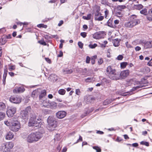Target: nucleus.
Wrapping results in <instances>:
<instances>
[{
	"instance_id": "1",
	"label": "nucleus",
	"mask_w": 152,
	"mask_h": 152,
	"mask_svg": "<svg viewBox=\"0 0 152 152\" xmlns=\"http://www.w3.org/2000/svg\"><path fill=\"white\" fill-rule=\"evenodd\" d=\"M4 123L7 126H9L10 130L13 132L18 131L20 128V123L16 118H13L9 121H5Z\"/></svg>"
},
{
	"instance_id": "2",
	"label": "nucleus",
	"mask_w": 152,
	"mask_h": 152,
	"mask_svg": "<svg viewBox=\"0 0 152 152\" xmlns=\"http://www.w3.org/2000/svg\"><path fill=\"white\" fill-rule=\"evenodd\" d=\"M42 137V134L37 132L32 133L29 134L27 138V141L29 143H32L37 141Z\"/></svg>"
},
{
	"instance_id": "3",
	"label": "nucleus",
	"mask_w": 152,
	"mask_h": 152,
	"mask_svg": "<svg viewBox=\"0 0 152 152\" xmlns=\"http://www.w3.org/2000/svg\"><path fill=\"white\" fill-rule=\"evenodd\" d=\"M106 73L111 79L117 80L119 79V76L116 72L115 69H113L110 66H108L106 69Z\"/></svg>"
},
{
	"instance_id": "4",
	"label": "nucleus",
	"mask_w": 152,
	"mask_h": 152,
	"mask_svg": "<svg viewBox=\"0 0 152 152\" xmlns=\"http://www.w3.org/2000/svg\"><path fill=\"white\" fill-rule=\"evenodd\" d=\"M47 121L48 124V128H50V130H53L57 126V122L53 116H49L47 119Z\"/></svg>"
},
{
	"instance_id": "5",
	"label": "nucleus",
	"mask_w": 152,
	"mask_h": 152,
	"mask_svg": "<svg viewBox=\"0 0 152 152\" xmlns=\"http://www.w3.org/2000/svg\"><path fill=\"white\" fill-rule=\"evenodd\" d=\"M138 20L137 19V17L135 15H132L130 17V21L127 22L125 24L126 27L132 28L138 23Z\"/></svg>"
},
{
	"instance_id": "6",
	"label": "nucleus",
	"mask_w": 152,
	"mask_h": 152,
	"mask_svg": "<svg viewBox=\"0 0 152 152\" xmlns=\"http://www.w3.org/2000/svg\"><path fill=\"white\" fill-rule=\"evenodd\" d=\"M37 120L39 122L37 121L36 116L34 115L30 118L28 123V126H35V127H40L41 124L40 121L37 119Z\"/></svg>"
},
{
	"instance_id": "7",
	"label": "nucleus",
	"mask_w": 152,
	"mask_h": 152,
	"mask_svg": "<svg viewBox=\"0 0 152 152\" xmlns=\"http://www.w3.org/2000/svg\"><path fill=\"white\" fill-rule=\"evenodd\" d=\"M14 144L12 142H6L2 145L1 150L3 152H8L13 147Z\"/></svg>"
},
{
	"instance_id": "8",
	"label": "nucleus",
	"mask_w": 152,
	"mask_h": 152,
	"mask_svg": "<svg viewBox=\"0 0 152 152\" xmlns=\"http://www.w3.org/2000/svg\"><path fill=\"white\" fill-rule=\"evenodd\" d=\"M31 110V107L28 106L22 111L20 113L21 118L24 120H27L28 118V114L30 112Z\"/></svg>"
},
{
	"instance_id": "9",
	"label": "nucleus",
	"mask_w": 152,
	"mask_h": 152,
	"mask_svg": "<svg viewBox=\"0 0 152 152\" xmlns=\"http://www.w3.org/2000/svg\"><path fill=\"white\" fill-rule=\"evenodd\" d=\"M21 97L18 96H11L9 99L10 101L15 104H19L21 101Z\"/></svg>"
},
{
	"instance_id": "10",
	"label": "nucleus",
	"mask_w": 152,
	"mask_h": 152,
	"mask_svg": "<svg viewBox=\"0 0 152 152\" xmlns=\"http://www.w3.org/2000/svg\"><path fill=\"white\" fill-rule=\"evenodd\" d=\"M16 111V109L15 107H11L8 108L7 111V115L9 117H12L15 113Z\"/></svg>"
},
{
	"instance_id": "11",
	"label": "nucleus",
	"mask_w": 152,
	"mask_h": 152,
	"mask_svg": "<svg viewBox=\"0 0 152 152\" xmlns=\"http://www.w3.org/2000/svg\"><path fill=\"white\" fill-rule=\"evenodd\" d=\"M66 115V113L64 111H60L56 113L57 117L59 119H62L64 118Z\"/></svg>"
},
{
	"instance_id": "12",
	"label": "nucleus",
	"mask_w": 152,
	"mask_h": 152,
	"mask_svg": "<svg viewBox=\"0 0 152 152\" xmlns=\"http://www.w3.org/2000/svg\"><path fill=\"white\" fill-rule=\"evenodd\" d=\"M25 90V89L23 87H16L13 90L14 93H19L23 92Z\"/></svg>"
},
{
	"instance_id": "13",
	"label": "nucleus",
	"mask_w": 152,
	"mask_h": 152,
	"mask_svg": "<svg viewBox=\"0 0 152 152\" xmlns=\"http://www.w3.org/2000/svg\"><path fill=\"white\" fill-rule=\"evenodd\" d=\"M40 101L42 102L43 106L47 107H49V103L48 102L49 100H48L47 99L43 98L40 99Z\"/></svg>"
},
{
	"instance_id": "14",
	"label": "nucleus",
	"mask_w": 152,
	"mask_h": 152,
	"mask_svg": "<svg viewBox=\"0 0 152 152\" xmlns=\"http://www.w3.org/2000/svg\"><path fill=\"white\" fill-rule=\"evenodd\" d=\"M129 73L128 70L123 71L121 72L120 77L121 78H124L129 75Z\"/></svg>"
},
{
	"instance_id": "15",
	"label": "nucleus",
	"mask_w": 152,
	"mask_h": 152,
	"mask_svg": "<svg viewBox=\"0 0 152 152\" xmlns=\"http://www.w3.org/2000/svg\"><path fill=\"white\" fill-rule=\"evenodd\" d=\"M143 45L145 49L152 48V41H149L143 43Z\"/></svg>"
},
{
	"instance_id": "16",
	"label": "nucleus",
	"mask_w": 152,
	"mask_h": 152,
	"mask_svg": "<svg viewBox=\"0 0 152 152\" xmlns=\"http://www.w3.org/2000/svg\"><path fill=\"white\" fill-rule=\"evenodd\" d=\"M58 77L55 75L51 74L49 77L48 79L51 81L55 82L58 80Z\"/></svg>"
},
{
	"instance_id": "17",
	"label": "nucleus",
	"mask_w": 152,
	"mask_h": 152,
	"mask_svg": "<svg viewBox=\"0 0 152 152\" xmlns=\"http://www.w3.org/2000/svg\"><path fill=\"white\" fill-rule=\"evenodd\" d=\"M146 17L148 20L152 21V8L150 9L148 11Z\"/></svg>"
},
{
	"instance_id": "18",
	"label": "nucleus",
	"mask_w": 152,
	"mask_h": 152,
	"mask_svg": "<svg viewBox=\"0 0 152 152\" xmlns=\"http://www.w3.org/2000/svg\"><path fill=\"white\" fill-rule=\"evenodd\" d=\"M13 134L11 132H8L6 135V139L7 140H10L12 139L14 137Z\"/></svg>"
},
{
	"instance_id": "19",
	"label": "nucleus",
	"mask_w": 152,
	"mask_h": 152,
	"mask_svg": "<svg viewBox=\"0 0 152 152\" xmlns=\"http://www.w3.org/2000/svg\"><path fill=\"white\" fill-rule=\"evenodd\" d=\"M93 37L96 39H101L102 37L100 33L99 32H96L93 35Z\"/></svg>"
},
{
	"instance_id": "20",
	"label": "nucleus",
	"mask_w": 152,
	"mask_h": 152,
	"mask_svg": "<svg viewBox=\"0 0 152 152\" xmlns=\"http://www.w3.org/2000/svg\"><path fill=\"white\" fill-rule=\"evenodd\" d=\"M8 72L7 69H4V73L3 75V83L4 85L5 84V80Z\"/></svg>"
},
{
	"instance_id": "21",
	"label": "nucleus",
	"mask_w": 152,
	"mask_h": 152,
	"mask_svg": "<svg viewBox=\"0 0 152 152\" xmlns=\"http://www.w3.org/2000/svg\"><path fill=\"white\" fill-rule=\"evenodd\" d=\"M46 94V91L45 90H43L40 92L39 95V100L43 99V98L45 96Z\"/></svg>"
},
{
	"instance_id": "22",
	"label": "nucleus",
	"mask_w": 152,
	"mask_h": 152,
	"mask_svg": "<svg viewBox=\"0 0 152 152\" xmlns=\"http://www.w3.org/2000/svg\"><path fill=\"white\" fill-rule=\"evenodd\" d=\"M49 104V106L52 109H55L57 107L56 103L54 102H52Z\"/></svg>"
},
{
	"instance_id": "23",
	"label": "nucleus",
	"mask_w": 152,
	"mask_h": 152,
	"mask_svg": "<svg viewBox=\"0 0 152 152\" xmlns=\"http://www.w3.org/2000/svg\"><path fill=\"white\" fill-rule=\"evenodd\" d=\"M63 72H64L65 74H71L72 72V69H64L63 70Z\"/></svg>"
},
{
	"instance_id": "24",
	"label": "nucleus",
	"mask_w": 152,
	"mask_h": 152,
	"mask_svg": "<svg viewBox=\"0 0 152 152\" xmlns=\"http://www.w3.org/2000/svg\"><path fill=\"white\" fill-rule=\"evenodd\" d=\"M113 100L111 99H108L105 100L103 102L104 105H106L111 103L112 102Z\"/></svg>"
},
{
	"instance_id": "25",
	"label": "nucleus",
	"mask_w": 152,
	"mask_h": 152,
	"mask_svg": "<svg viewBox=\"0 0 152 152\" xmlns=\"http://www.w3.org/2000/svg\"><path fill=\"white\" fill-rule=\"evenodd\" d=\"M140 13L145 15H147V10L145 8H144L140 11Z\"/></svg>"
},
{
	"instance_id": "26",
	"label": "nucleus",
	"mask_w": 152,
	"mask_h": 152,
	"mask_svg": "<svg viewBox=\"0 0 152 152\" xmlns=\"http://www.w3.org/2000/svg\"><path fill=\"white\" fill-rule=\"evenodd\" d=\"M113 22V19H109L107 22L108 26L110 27H113V25L112 24Z\"/></svg>"
},
{
	"instance_id": "27",
	"label": "nucleus",
	"mask_w": 152,
	"mask_h": 152,
	"mask_svg": "<svg viewBox=\"0 0 152 152\" xmlns=\"http://www.w3.org/2000/svg\"><path fill=\"white\" fill-rule=\"evenodd\" d=\"M126 8V7L124 5H118L117 7V10L120 11H122Z\"/></svg>"
},
{
	"instance_id": "28",
	"label": "nucleus",
	"mask_w": 152,
	"mask_h": 152,
	"mask_svg": "<svg viewBox=\"0 0 152 152\" xmlns=\"http://www.w3.org/2000/svg\"><path fill=\"white\" fill-rule=\"evenodd\" d=\"M113 45L115 47L118 46L119 45V41L118 39H115L113 41Z\"/></svg>"
},
{
	"instance_id": "29",
	"label": "nucleus",
	"mask_w": 152,
	"mask_h": 152,
	"mask_svg": "<svg viewBox=\"0 0 152 152\" xmlns=\"http://www.w3.org/2000/svg\"><path fill=\"white\" fill-rule=\"evenodd\" d=\"M143 6L141 4L134 5V8L135 9L138 10H140L142 9Z\"/></svg>"
},
{
	"instance_id": "30",
	"label": "nucleus",
	"mask_w": 152,
	"mask_h": 152,
	"mask_svg": "<svg viewBox=\"0 0 152 152\" xmlns=\"http://www.w3.org/2000/svg\"><path fill=\"white\" fill-rule=\"evenodd\" d=\"M5 117V114L4 113L0 112V121L3 120Z\"/></svg>"
},
{
	"instance_id": "31",
	"label": "nucleus",
	"mask_w": 152,
	"mask_h": 152,
	"mask_svg": "<svg viewBox=\"0 0 152 152\" xmlns=\"http://www.w3.org/2000/svg\"><path fill=\"white\" fill-rule=\"evenodd\" d=\"M6 108V105L4 103L0 102V111L3 110Z\"/></svg>"
},
{
	"instance_id": "32",
	"label": "nucleus",
	"mask_w": 152,
	"mask_h": 152,
	"mask_svg": "<svg viewBox=\"0 0 152 152\" xmlns=\"http://www.w3.org/2000/svg\"><path fill=\"white\" fill-rule=\"evenodd\" d=\"M99 10H97L96 12L95 13L94 19H95L96 18L102 15L101 13L99 12Z\"/></svg>"
},
{
	"instance_id": "33",
	"label": "nucleus",
	"mask_w": 152,
	"mask_h": 152,
	"mask_svg": "<svg viewBox=\"0 0 152 152\" xmlns=\"http://www.w3.org/2000/svg\"><path fill=\"white\" fill-rule=\"evenodd\" d=\"M143 86V85H139L136 87H134L131 90V91H134L139 88L142 87Z\"/></svg>"
},
{
	"instance_id": "34",
	"label": "nucleus",
	"mask_w": 152,
	"mask_h": 152,
	"mask_svg": "<svg viewBox=\"0 0 152 152\" xmlns=\"http://www.w3.org/2000/svg\"><path fill=\"white\" fill-rule=\"evenodd\" d=\"M91 14H88L86 16H83V17L84 19L88 20H89L91 19Z\"/></svg>"
},
{
	"instance_id": "35",
	"label": "nucleus",
	"mask_w": 152,
	"mask_h": 152,
	"mask_svg": "<svg viewBox=\"0 0 152 152\" xmlns=\"http://www.w3.org/2000/svg\"><path fill=\"white\" fill-rule=\"evenodd\" d=\"M66 92L65 90L63 89H61L59 90L58 91V93L61 95H64Z\"/></svg>"
},
{
	"instance_id": "36",
	"label": "nucleus",
	"mask_w": 152,
	"mask_h": 152,
	"mask_svg": "<svg viewBox=\"0 0 152 152\" xmlns=\"http://www.w3.org/2000/svg\"><path fill=\"white\" fill-rule=\"evenodd\" d=\"M104 18V17L102 16H101V15L100 16L97 17L96 18L95 20H96L97 21H102V20Z\"/></svg>"
},
{
	"instance_id": "37",
	"label": "nucleus",
	"mask_w": 152,
	"mask_h": 152,
	"mask_svg": "<svg viewBox=\"0 0 152 152\" xmlns=\"http://www.w3.org/2000/svg\"><path fill=\"white\" fill-rule=\"evenodd\" d=\"M7 40L5 37L2 38L0 40V42L2 45H4L7 42Z\"/></svg>"
},
{
	"instance_id": "38",
	"label": "nucleus",
	"mask_w": 152,
	"mask_h": 152,
	"mask_svg": "<svg viewBox=\"0 0 152 152\" xmlns=\"http://www.w3.org/2000/svg\"><path fill=\"white\" fill-rule=\"evenodd\" d=\"M97 58L96 55L94 56L91 58V63L92 64H94L95 62V59Z\"/></svg>"
},
{
	"instance_id": "39",
	"label": "nucleus",
	"mask_w": 152,
	"mask_h": 152,
	"mask_svg": "<svg viewBox=\"0 0 152 152\" xmlns=\"http://www.w3.org/2000/svg\"><path fill=\"white\" fill-rule=\"evenodd\" d=\"M140 144L141 145H145L146 146H149V142L146 141H142L140 142Z\"/></svg>"
},
{
	"instance_id": "40",
	"label": "nucleus",
	"mask_w": 152,
	"mask_h": 152,
	"mask_svg": "<svg viewBox=\"0 0 152 152\" xmlns=\"http://www.w3.org/2000/svg\"><path fill=\"white\" fill-rule=\"evenodd\" d=\"M127 64V63L126 62H123L121 63V67L122 68H124L126 67Z\"/></svg>"
},
{
	"instance_id": "41",
	"label": "nucleus",
	"mask_w": 152,
	"mask_h": 152,
	"mask_svg": "<svg viewBox=\"0 0 152 152\" xmlns=\"http://www.w3.org/2000/svg\"><path fill=\"white\" fill-rule=\"evenodd\" d=\"M37 26L39 28L43 27L45 28H46L47 27V25H44L43 24H40L37 25Z\"/></svg>"
},
{
	"instance_id": "42",
	"label": "nucleus",
	"mask_w": 152,
	"mask_h": 152,
	"mask_svg": "<svg viewBox=\"0 0 152 152\" xmlns=\"http://www.w3.org/2000/svg\"><path fill=\"white\" fill-rule=\"evenodd\" d=\"M15 69V65L10 66L9 67V70L10 71L13 70Z\"/></svg>"
},
{
	"instance_id": "43",
	"label": "nucleus",
	"mask_w": 152,
	"mask_h": 152,
	"mask_svg": "<svg viewBox=\"0 0 152 152\" xmlns=\"http://www.w3.org/2000/svg\"><path fill=\"white\" fill-rule=\"evenodd\" d=\"M93 148L96 150L97 152H101V149L97 146H94L93 147Z\"/></svg>"
},
{
	"instance_id": "44",
	"label": "nucleus",
	"mask_w": 152,
	"mask_h": 152,
	"mask_svg": "<svg viewBox=\"0 0 152 152\" xmlns=\"http://www.w3.org/2000/svg\"><path fill=\"white\" fill-rule=\"evenodd\" d=\"M86 99H87V103H91V101L93 99V98L91 97L90 96H88Z\"/></svg>"
},
{
	"instance_id": "45",
	"label": "nucleus",
	"mask_w": 152,
	"mask_h": 152,
	"mask_svg": "<svg viewBox=\"0 0 152 152\" xmlns=\"http://www.w3.org/2000/svg\"><path fill=\"white\" fill-rule=\"evenodd\" d=\"M97 46V44L94 43L93 45L90 44L89 45V47L91 48H94Z\"/></svg>"
},
{
	"instance_id": "46",
	"label": "nucleus",
	"mask_w": 152,
	"mask_h": 152,
	"mask_svg": "<svg viewBox=\"0 0 152 152\" xmlns=\"http://www.w3.org/2000/svg\"><path fill=\"white\" fill-rule=\"evenodd\" d=\"M38 42L42 45H47L46 43L44 40H39L38 41Z\"/></svg>"
},
{
	"instance_id": "47",
	"label": "nucleus",
	"mask_w": 152,
	"mask_h": 152,
	"mask_svg": "<svg viewBox=\"0 0 152 152\" xmlns=\"http://www.w3.org/2000/svg\"><path fill=\"white\" fill-rule=\"evenodd\" d=\"M78 45L79 48H80L82 49L83 48V44L81 42H78Z\"/></svg>"
},
{
	"instance_id": "48",
	"label": "nucleus",
	"mask_w": 152,
	"mask_h": 152,
	"mask_svg": "<svg viewBox=\"0 0 152 152\" xmlns=\"http://www.w3.org/2000/svg\"><path fill=\"white\" fill-rule=\"evenodd\" d=\"M80 35L83 38H85L87 36V33L85 32H83L80 33Z\"/></svg>"
},
{
	"instance_id": "49",
	"label": "nucleus",
	"mask_w": 152,
	"mask_h": 152,
	"mask_svg": "<svg viewBox=\"0 0 152 152\" xmlns=\"http://www.w3.org/2000/svg\"><path fill=\"white\" fill-rule=\"evenodd\" d=\"M104 13H105V17L106 18H107V15H108L109 14V11L108 10H107L106 9V10L104 11Z\"/></svg>"
},
{
	"instance_id": "50",
	"label": "nucleus",
	"mask_w": 152,
	"mask_h": 152,
	"mask_svg": "<svg viewBox=\"0 0 152 152\" xmlns=\"http://www.w3.org/2000/svg\"><path fill=\"white\" fill-rule=\"evenodd\" d=\"M90 58L88 56H87L86 58V63L88 64L90 63Z\"/></svg>"
},
{
	"instance_id": "51",
	"label": "nucleus",
	"mask_w": 152,
	"mask_h": 152,
	"mask_svg": "<svg viewBox=\"0 0 152 152\" xmlns=\"http://www.w3.org/2000/svg\"><path fill=\"white\" fill-rule=\"evenodd\" d=\"M103 62V60L102 58H100L98 61V63L99 65L102 64Z\"/></svg>"
},
{
	"instance_id": "52",
	"label": "nucleus",
	"mask_w": 152,
	"mask_h": 152,
	"mask_svg": "<svg viewBox=\"0 0 152 152\" xmlns=\"http://www.w3.org/2000/svg\"><path fill=\"white\" fill-rule=\"evenodd\" d=\"M80 91L79 89H76L75 90L76 94L77 95H79L80 94Z\"/></svg>"
},
{
	"instance_id": "53",
	"label": "nucleus",
	"mask_w": 152,
	"mask_h": 152,
	"mask_svg": "<svg viewBox=\"0 0 152 152\" xmlns=\"http://www.w3.org/2000/svg\"><path fill=\"white\" fill-rule=\"evenodd\" d=\"M82 141V138L81 136L80 135L79 138L77 140V141L75 143H77L79 141Z\"/></svg>"
},
{
	"instance_id": "54",
	"label": "nucleus",
	"mask_w": 152,
	"mask_h": 152,
	"mask_svg": "<svg viewBox=\"0 0 152 152\" xmlns=\"http://www.w3.org/2000/svg\"><path fill=\"white\" fill-rule=\"evenodd\" d=\"M126 45V47L128 48H131L132 47L131 45L130 44H129L128 42H127L125 43Z\"/></svg>"
},
{
	"instance_id": "55",
	"label": "nucleus",
	"mask_w": 152,
	"mask_h": 152,
	"mask_svg": "<svg viewBox=\"0 0 152 152\" xmlns=\"http://www.w3.org/2000/svg\"><path fill=\"white\" fill-rule=\"evenodd\" d=\"M123 56L121 55H119L117 57V59L119 60H122L123 58Z\"/></svg>"
},
{
	"instance_id": "56",
	"label": "nucleus",
	"mask_w": 152,
	"mask_h": 152,
	"mask_svg": "<svg viewBox=\"0 0 152 152\" xmlns=\"http://www.w3.org/2000/svg\"><path fill=\"white\" fill-rule=\"evenodd\" d=\"M91 78L90 77H88L85 79V81L86 82H91Z\"/></svg>"
},
{
	"instance_id": "57",
	"label": "nucleus",
	"mask_w": 152,
	"mask_h": 152,
	"mask_svg": "<svg viewBox=\"0 0 152 152\" xmlns=\"http://www.w3.org/2000/svg\"><path fill=\"white\" fill-rule=\"evenodd\" d=\"M141 48L140 47L138 46H137L135 48V50L136 51H139L141 50Z\"/></svg>"
},
{
	"instance_id": "58",
	"label": "nucleus",
	"mask_w": 152,
	"mask_h": 152,
	"mask_svg": "<svg viewBox=\"0 0 152 152\" xmlns=\"http://www.w3.org/2000/svg\"><path fill=\"white\" fill-rule=\"evenodd\" d=\"M64 22L63 20H61L60 21L59 23H58V26H60L63 24Z\"/></svg>"
},
{
	"instance_id": "59",
	"label": "nucleus",
	"mask_w": 152,
	"mask_h": 152,
	"mask_svg": "<svg viewBox=\"0 0 152 152\" xmlns=\"http://www.w3.org/2000/svg\"><path fill=\"white\" fill-rule=\"evenodd\" d=\"M148 64L149 66H152V58L148 63Z\"/></svg>"
},
{
	"instance_id": "60",
	"label": "nucleus",
	"mask_w": 152,
	"mask_h": 152,
	"mask_svg": "<svg viewBox=\"0 0 152 152\" xmlns=\"http://www.w3.org/2000/svg\"><path fill=\"white\" fill-rule=\"evenodd\" d=\"M63 55V52L62 51H61L59 52V54L58 55V57H61Z\"/></svg>"
},
{
	"instance_id": "61",
	"label": "nucleus",
	"mask_w": 152,
	"mask_h": 152,
	"mask_svg": "<svg viewBox=\"0 0 152 152\" xmlns=\"http://www.w3.org/2000/svg\"><path fill=\"white\" fill-rule=\"evenodd\" d=\"M132 146L134 147H137L138 146V144L137 143H134L132 144Z\"/></svg>"
},
{
	"instance_id": "62",
	"label": "nucleus",
	"mask_w": 152,
	"mask_h": 152,
	"mask_svg": "<svg viewBox=\"0 0 152 152\" xmlns=\"http://www.w3.org/2000/svg\"><path fill=\"white\" fill-rule=\"evenodd\" d=\"M96 133L100 134H104V132L102 131H97L96 132Z\"/></svg>"
},
{
	"instance_id": "63",
	"label": "nucleus",
	"mask_w": 152,
	"mask_h": 152,
	"mask_svg": "<svg viewBox=\"0 0 152 152\" xmlns=\"http://www.w3.org/2000/svg\"><path fill=\"white\" fill-rule=\"evenodd\" d=\"M4 37H5L6 38V39H10L11 38V35L9 34L7 36H5Z\"/></svg>"
},
{
	"instance_id": "64",
	"label": "nucleus",
	"mask_w": 152,
	"mask_h": 152,
	"mask_svg": "<svg viewBox=\"0 0 152 152\" xmlns=\"http://www.w3.org/2000/svg\"><path fill=\"white\" fill-rule=\"evenodd\" d=\"M9 74L11 77L14 76L15 75V74L13 72H9Z\"/></svg>"
}]
</instances>
